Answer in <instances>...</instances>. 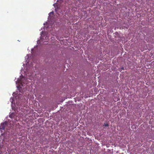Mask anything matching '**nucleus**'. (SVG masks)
I'll return each mask as SVG.
<instances>
[{"label": "nucleus", "mask_w": 154, "mask_h": 154, "mask_svg": "<svg viewBox=\"0 0 154 154\" xmlns=\"http://www.w3.org/2000/svg\"><path fill=\"white\" fill-rule=\"evenodd\" d=\"M20 85L22 86H23V85L24 84H26V83H25L24 82H23V80H22V79L20 81Z\"/></svg>", "instance_id": "nucleus-2"}, {"label": "nucleus", "mask_w": 154, "mask_h": 154, "mask_svg": "<svg viewBox=\"0 0 154 154\" xmlns=\"http://www.w3.org/2000/svg\"><path fill=\"white\" fill-rule=\"evenodd\" d=\"M104 125L105 126L107 127L109 126V125L108 124L106 123V124H104Z\"/></svg>", "instance_id": "nucleus-3"}, {"label": "nucleus", "mask_w": 154, "mask_h": 154, "mask_svg": "<svg viewBox=\"0 0 154 154\" xmlns=\"http://www.w3.org/2000/svg\"><path fill=\"white\" fill-rule=\"evenodd\" d=\"M54 14V12L53 11H52L49 14V15H50L51 14Z\"/></svg>", "instance_id": "nucleus-4"}, {"label": "nucleus", "mask_w": 154, "mask_h": 154, "mask_svg": "<svg viewBox=\"0 0 154 154\" xmlns=\"http://www.w3.org/2000/svg\"><path fill=\"white\" fill-rule=\"evenodd\" d=\"M121 69L122 70H124V68L123 67H121Z\"/></svg>", "instance_id": "nucleus-5"}, {"label": "nucleus", "mask_w": 154, "mask_h": 154, "mask_svg": "<svg viewBox=\"0 0 154 154\" xmlns=\"http://www.w3.org/2000/svg\"><path fill=\"white\" fill-rule=\"evenodd\" d=\"M5 125H6V123H4L2 124L1 125L0 127V128L1 129L3 130H4L5 129V126H4Z\"/></svg>", "instance_id": "nucleus-1"}]
</instances>
